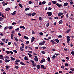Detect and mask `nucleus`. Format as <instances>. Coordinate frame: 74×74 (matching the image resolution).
<instances>
[{
	"instance_id": "38",
	"label": "nucleus",
	"mask_w": 74,
	"mask_h": 74,
	"mask_svg": "<svg viewBox=\"0 0 74 74\" xmlns=\"http://www.w3.org/2000/svg\"><path fill=\"white\" fill-rule=\"evenodd\" d=\"M30 10V8H25V11H27V10Z\"/></svg>"
},
{
	"instance_id": "18",
	"label": "nucleus",
	"mask_w": 74,
	"mask_h": 74,
	"mask_svg": "<svg viewBox=\"0 0 74 74\" xmlns=\"http://www.w3.org/2000/svg\"><path fill=\"white\" fill-rule=\"evenodd\" d=\"M59 24H62L63 23V21L62 20H60L59 22Z\"/></svg>"
},
{
	"instance_id": "64",
	"label": "nucleus",
	"mask_w": 74,
	"mask_h": 74,
	"mask_svg": "<svg viewBox=\"0 0 74 74\" xmlns=\"http://www.w3.org/2000/svg\"><path fill=\"white\" fill-rule=\"evenodd\" d=\"M39 5H42V3L41 2H40L39 4Z\"/></svg>"
},
{
	"instance_id": "37",
	"label": "nucleus",
	"mask_w": 74,
	"mask_h": 74,
	"mask_svg": "<svg viewBox=\"0 0 74 74\" xmlns=\"http://www.w3.org/2000/svg\"><path fill=\"white\" fill-rule=\"evenodd\" d=\"M58 37L59 38H62V36L61 35H59L58 36Z\"/></svg>"
},
{
	"instance_id": "51",
	"label": "nucleus",
	"mask_w": 74,
	"mask_h": 74,
	"mask_svg": "<svg viewBox=\"0 0 74 74\" xmlns=\"http://www.w3.org/2000/svg\"><path fill=\"white\" fill-rule=\"evenodd\" d=\"M54 18H55L57 20L58 19V17H54Z\"/></svg>"
},
{
	"instance_id": "62",
	"label": "nucleus",
	"mask_w": 74,
	"mask_h": 74,
	"mask_svg": "<svg viewBox=\"0 0 74 74\" xmlns=\"http://www.w3.org/2000/svg\"><path fill=\"white\" fill-rule=\"evenodd\" d=\"M39 20H40V21L42 20V17H39Z\"/></svg>"
},
{
	"instance_id": "16",
	"label": "nucleus",
	"mask_w": 74,
	"mask_h": 74,
	"mask_svg": "<svg viewBox=\"0 0 74 74\" xmlns=\"http://www.w3.org/2000/svg\"><path fill=\"white\" fill-rule=\"evenodd\" d=\"M19 60H16V61H15V62L16 63H19L20 62Z\"/></svg>"
},
{
	"instance_id": "55",
	"label": "nucleus",
	"mask_w": 74,
	"mask_h": 74,
	"mask_svg": "<svg viewBox=\"0 0 74 74\" xmlns=\"http://www.w3.org/2000/svg\"><path fill=\"white\" fill-rule=\"evenodd\" d=\"M66 59L67 60H69V57H66Z\"/></svg>"
},
{
	"instance_id": "8",
	"label": "nucleus",
	"mask_w": 74,
	"mask_h": 74,
	"mask_svg": "<svg viewBox=\"0 0 74 74\" xmlns=\"http://www.w3.org/2000/svg\"><path fill=\"white\" fill-rule=\"evenodd\" d=\"M16 11H14L13 13H11V14L12 15H14L15 14H16Z\"/></svg>"
},
{
	"instance_id": "4",
	"label": "nucleus",
	"mask_w": 74,
	"mask_h": 74,
	"mask_svg": "<svg viewBox=\"0 0 74 74\" xmlns=\"http://www.w3.org/2000/svg\"><path fill=\"white\" fill-rule=\"evenodd\" d=\"M45 61V59L43 58V60H41L40 63L41 64H42Z\"/></svg>"
},
{
	"instance_id": "53",
	"label": "nucleus",
	"mask_w": 74,
	"mask_h": 74,
	"mask_svg": "<svg viewBox=\"0 0 74 74\" xmlns=\"http://www.w3.org/2000/svg\"><path fill=\"white\" fill-rule=\"evenodd\" d=\"M64 65L65 66H68V64L67 63H66L64 64Z\"/></svg>"
},
{
	"instance_id": "43",
	"label": "nucleus",
	"mask_w": 74,
	"mask_h": 74,
	"mask_svg": "<svg viewBox=\"0 0 74 74\" xmlns=\"http://www.w3.org/2000/svg\"><path fill=\"white\" fill-rule=\"evenodd\" d=\"M71 47H72L73 46V43L71 42L70 44Z\"/></svg>"
},
{
	"instance_id": "30",
	"label": "nucleus",
	"mask_w": 74,
	"mask_h": 74,
	"mask_svg": "<svg viewBox=\"0 0 74 74\" xmlns=\"http://www.w3.org/2000/svg\"><path fill=\"white\" fill-rule=\"evenodd\" d=\"M46 3H47V2H46L45 1H44L43 2H42V5H44L45 4H46Z\"/></svg>"
},
{
	"instance_id": "41",
	"label": "nucleus",
	"mask_w": 74,
	"mask_h": 74,
	"mask_svg": "<svg viewBox=\"0 0 74 74\" xmlns=\"http://www.w3.org/2000/svg\"><path fill=\"white\" fill-rule=\"evenodd\" d=\"M12 25H16V23L15 22H13L12 23Z\"/></svg>"
},
{
	"instance_id": "25",
	"label": "nucleus",
	"mask_w": 74,
	"mask_h": 74,
	"mask_svg": "<svg viewBox=\"0 0 74 74\" xmlns=\"http://www.w3.org/2000/svg\"><path fill=\"white\" fill-rule=\"evenodd\" d=\"M5 52L7 53V54H10V51H6Z\"/></svg>"
},
{
	"instance_id": "29",
	"label": "nucleus",
	"mask_w": 74,
	"mask_h": 74,
	"mask_svg": "<svg viewBox=\"0 0 74 74\" xmlns=\"http://www.w3.org/2000/svg\"><path fill=\"white\" fill-rule=\"evenodd\" d=\"M4 59H9V57L8 56H6L4 57Z\"/></svg>"
},
{
	"instance_id": "44",
	"label": "nucleus",
	"mask_w": 74,
	"mask_h": 74,
	"mask_svg": "<svg viewBox=\"0 0 74 74\" xmlns=\"http://www.w3.org/2000/svg\"><path fill=\"white\" fill-rule=\"evenodd\" d=\"M48 10H52V8L49 7L48 8Z\"/></svg>"
},
{
	"instance_id": "47",
	"label": "nucleus",
	"mask_w": 74,
	"mask_h": 74,
	"mask_svg": "<svg viewBox=\"0 0 74 74\" xmlns=\"http://www.w3.org/2000/svg\"><path fill=\"white\" fill-rule=\"evenodd\" d=\"M15 68L16 69H19V67L18 66H15Z\"/></svg>"
},
{
	"instance_id": "10",
	"label": "nucleus",
	"mask_w": 74,
	"mask_h": 74,
	"mask_svg": "<svg viewBox=\"0 0 74 74\" xmlns=\"http://www.w3.org/2000/svg\"><path fill=\"white\" fill-rule=\"evenodd\" d=\"M54 41H56L57 43H58L59 42V41L58 39H56L54 40Z\"/></svg>"
},
{
	"instance_id": "32",
	"label": "nucleus",
	"mask_w": 74,
	"mask_h": 74,
	"mask_svg": "<svg viewBox=\"0 0 74 74\" xmlns=\"http://www.w3.org/2000/svg\"><path fill=\"white\" fill-rule=\"evenodd\" d=\"M49 25V21L47 22V24H46V27H48Z\"/></svg>"
},
{
	"instance_id": "45",
	"label": "nucleus",
	"mask_w": 74,
	"mask_h": 74,
	"mask_svg": "<svg viewBox=\"0 0 74 74\" xmlns=\"http://www.w3.org/2000/svg\"><path fill=\"white\" fill-rule=\"evenodd\" d=\"M14 45H15V46H18V45L16 43V42H14Z\"/></svg>"
},
{
	"instance_id": "46",
	"label": "nucleus",
	"mask_w": 74,
	"mask_h": 74,
	"mask_svg": "<svg viewBox=\"0 0 74 74\" xmlns=\"http://www.w3.org/2000/svg\"><path fill=\"white\" fill-rule=\"evenodd\" d=\"M71 54H72V55H74V51H72L71 52Z\"/></svg>"
},
{
	"instance_id": "57",
	"label": "nucleus",
	"mask_w": 74,
	"mask_h": 74,
	"mask_svg": "<svg viewBox=\"0 0 74 74\" xmlns=\"http://www.w3.org/2000/svg\"><path fill=\"white\" fill-rule=\"evenodd\" d=\"M30 62H31L32 63H35V62H34V61H33V60H30Z\"/></svg>"
},
{
	"instance_id": "48",
	"label": "nucleus",
	"mask_w": 74,
	"mask_h": 74,
	"mask_svg": "<svg viewBox=\"0 0 74 74\" xmlns=\"http://www.w3.org/2000/svg\"><path fill=\"white\" fill-rule=\"evenodd\" d=\"M20 49L21 51H23V49H22V47H20Z\"/></svg>"
},
{
	"instance_id": "49",
	"label": "nucleus",
	"mask_w": 74,
	"mask_h": 74,
	"mask_svg": "<svg viewBox=\"0 0 74 74\" xmlns=\"http://www.w3.org/2000/svg\"><path fill=\"white\" fill-rule=\"evenodd\" d=\"M10 53L12 54H14V53H13V52L11 51H10Z\"/></svg>"
},
{
	"instance_id": "33",
	"label": "nucleus",
	"mask_w": 74,
	"mask_h": 74,
	"mask_svg": "<svg viewBox=\"0 0 74 74\" xmlns=\"http://www.w3.org/2000/svg\"><path fill=\"white\" fill-rule=\"evenodd\" d=\"M52 2L54 4H56V1H53Z\"/></svg>"
},
{
	"instance_id": "9",
	"label": "nucleus",
	"mask_w": 74,
	"mask_h": 74,
	"mask_svg": "<svg viewBox=\"0 0 74 74\" xmlns=\"http://www.w3.org/2000/svg\"><path fill=\"white\" fill-rule=\"evenodd\" d=\"M5 63H8V62L10 61V60H7V59H5L4 60Z\"/></svg>"
},
{
	"instance_id": "63",
	"label": "nucleus",
	"mask_w": 74,
	"mask_h": 74,
	"mask_svg": "<svg viewBox=\"0 0 74 74\" xmlns=\"http://www.w3.org/2000/svg\"><path fill=\"white\" fill-rule=\"evenodd\" d=\"M61 68L62 69H64V66L63 65L61 67Z\"/></svg>"
},
{
	"instance_id": "17",
	"label": "nucleus",
	"mask_w": 74,
	"mask_h": 74,
	"mask_svg": "<svg viewBox=\"0 0 74 74\" xmlns=\"http://www.w3.org/2000/svg\"><path fill=\"white\" fill-rule=\"evenodd\" d=\"M11 59L12 60H15V59L13 58L12 57H10Z\"/></svg>"
},
{
	"instance_id": "60",
	"label": "nucleus",
	"mask_w": 74,
	"mask_h": 74,
	"mask_svg": "<svg viewBox=\"0 0 74 74\" xmlns=\"http://www.w3.org/2000/svg\"><path fill=\"white\" fill-rule=\"evenodd\" d=\"M14 52L16 53H18V51H16V50H14Z\"/></svg>"
},
{
	"instance_id": "34",
	"label": "nucleus",
	"mask_w": 74,
	"mask_h": 74,
	"mask_svg": "<svg viewBox=\"0 0 74 74\" xmlns=\"http://www.w3.org/2000/svg\"><path fill=\"white\" fill-rule=\"evenodd\" d=\"M28 55H29V58H31L32 57V55L31 54H30L29 53H28Z\"/></svg>"
},
{
	"instance_id": "52",
	"label": "nucleus",
	"mask_w": 74,
	"mask_h": 74,
	"mask_svg": "<svg viewBox=\"0 0 74 74\" xmlns=\"http://www.w3.org/2000/svg\"><path fill=\"white\" fill-rule=\"evenodd\" d=\"M29 43V41H27L26 42L27 44H28Z\"/></svg>"
},
{
	"instance_id": "12",
	"label": "nucleus",
	"mask_w": 74,
	"mask_h": 74,
	"mask_svg": "<svg viewBox=\"0 0 74 74\" xmlns=\"http://www.w3.org/2000/svg\"><path fill=\"white\" fill-rule=\"evenodd\" d=\"M32 14L31 13H29V14H26V15L28 16H31Z\"/></svg>"
},
{
	"instance_id": "23",
	"label": "nucleus",
	"mask_w": 74,
	"mask_h": 74,
	"mask_svg": "<svg viewBox=\"0 0 74 74\" xmlns=\"http://www.w3.org/2000/svg\"><path fill=\"white\" fill-rule=\"evenodd\" d=\"M24 38H25V39L27 40H28L29 38L27 37V36H24Z\"/></svg>"
},
{
	"instance_id": "14",
	"label": "nucleus",
	"mask_w": 74,
	"mask_h": 74,
	"mask_svg": "<svg viewBox=\"0 0 74 74\" xmlns=\"http://www.w3.org/2000/svg\"><path fill=\"white\" fill-rule=\"evenodd\" d=\"M10 8H6L5 9V10L6 11H10Z\"/></svg>"
},
{
	"instance_id": "35",
	"label": "nucleus",
	"mask_w": 74,
	"mask_h": 74,
	"mask_svg": "<svg viewBox=\"0 0 74 74\" xmlns=\"http://www.w3.org/2000/svg\"><path fill=\"white\" fill-rule=\"evenodd\" d=\"M40 66L41 67V69H43L44 68L45 66L43 65H41Z\"/></svg>"
},
{
	"instance_id": "50",
	"label": "nucleus",
	"mask_w": 74,
	"mask_h": 74,
	"mask_svg": "<svg viewBox=\"0 0 74 74\" xmlns=\"http://www.w3.org/2000/svg\"><path fill=\"white\" fill-rule=\"evenodd\" d=\"M15 30L16 31H19V28H17V29H15Z\"/></svg>"
},
{
	"instance_id": "2",
	"label": "nucleus",
	"mask_w": 74,
	"mask_h": 74,
	"mask_svg": "<svg viewBox=\"0 0 74 74\" xmlns=\"http://www.w3.org/2000/svg\"><path fill=\"white\" fill-rule=\"evenodd\" d=\"M45 41H43L42 42H40L39 43V45H45Z\"/></svg>"
},
{
	"instance_id": "58",
	"label": "nucleus",
	"mask_w": 74,
	"mask_h": 74,
	"mask_svg": "<svg viewBox=\"0 0 74 74\" xmlns=\"http://www.w3.org/2000/svg\"><path fill=\"white\" fill-rule=\"evenodd\" d=\"M8 45H10L11 44V43L10 42H8Z\"/></svg>"
},
{
	"instance_id": "26",
	"label": "nucleus",
	"mask_w": 74,
	"mask_h": 74,
	"mask_svg": "<svg viewBox=\"0 0 74 74\" xmlns=\"http://www.w3.org/2000/svg\"><path fill=\"white\" fill-rule=\"evenodd\" d=\"M25 60H28V58L27 57L25 56L24 58Z\"/></svg>"
},
{
	"instance_id": "15",
	"label": "nucleus",
	"mask_w": 74,
	"mask_h": 74,
	"mask_svg": "<svg viewBox=\"0 0 74 74\" xmlns=\"http://www.w3.org/2000/svg\"><path fill=\"white\" fill-rule=\"evenodd\" d=\"M66 38L67 39V40H70V36H66Z\"/></svg>"
},
{
	"instance_id": "36",
	"label": "nucleus",
	"mask_w": 74,
	"mask_h": 74,
	"mask_svg": "<svg viewBox=\"0 0 74 74\" xmlns=\"http://www.w3.org/2000/svg\"><path fill=\"white\" fill-rule=\"evenodd\" d=\"M9 29H13V27L12 26H9L8 27Z\"/></svg>"
},
{
	"instance_id": "6",
	"label": "nucleus",
	"mask_w": 74,
	"mask_h": 74,
	"mask_svg": "<svg viewBox=\"0 0 74 74\" xmlns=\"http://www.w3.org/2000/svg\"><path fill=\"white\" fill-rule=\"evenodd\" d=\"M68 3L67 2L64 3V7H66L68 5Z\"/></svg>"
},
{
	"instance_id": "61",
	"label": "nucleus",
	"mask_w": 74,
	"mask_h": 74,
	"mask_svg": "<svg viewBox=\"0 0 74 74\" xmlns=\"http://www.w3.org/2000/svg\"><path fill=\"white\" fill-rule=\"evenodd\" d=\"M70 41V40H67V43L68 44L69 43V41Z\"/></svg>"
},
{
	"instance_id": "20",
	"label": "nucleus",
	"mask_w": 74,
	"mask_h": 74,
	"mask_svg": "<svg viewBox=\"0 0 74 74\" xmlns=\"http://www.w3.org/2000/svg\"><path fill=\"white\" fill-rule=\"evenodd\" d=\"M71 30V29H69L67 30L66 32V33H69V32H70Z\"/></svg>"
},
{
	"instance_id": "13",
	"label": "nucleus",
	"mask_w": 74,
	"mask_h": 74,
	"mask_svg": "<svg viewBox=\"0 0 74 74\" xmlns=\"http://www.w3.org/2000/svg\"><path fill=\"white\" fill-rule=\"evenodd\" d=\"M63 13H59L58 14V16H61V15H63Z\"/></svg>"
},
{
	"instance_id": "21",
	"label": "nucleus",
	"mask_w": 74,
	"mask_h": 74,
	"mask_svg": "<svg viewBox=\"0 0 74 74\" xmlns=\"http://www.w3.org/2000/svg\"><path fill=\"white\" fill-rule=\"evenodd\" d=\"M19 6L21 8H22L23 7V6H22V5L21 3L19 4Z\"/></svg>"
},
{
	"instance_id": "28",
	"label": "nucleus",
	"mask_w": 74,
	"mask_h": 74,
	"mask_svg": "<svg viewBox=\"0 0 74 74\" xmlns=\"http://www.w3.org/2000/svg\"><path fill=\"white\" fill-rule=\"evenodd\" d=\"M56 56L55 55H53V56L52 57V58L53 59H56Z\"/></svg>"
},
{
	"instance_id": "59",
	"label": "nucleus",
	"mask_w": 74,
	"mask_h": 74,
	"mask_svg": "<svg viewBox=\"0 0 74 74\" xmlns=\"http://www.w3.org/2000/svg\"><path fill=\"white\" fill-rule=\"evenodd\" d=\"M29 53H32V51H28Z\"/></svg>"
},
{
	"instance_id": "24",
	"label": "nucleus",
	"mask_w": 74,
	"mask_h": 74,
	"mask_svg": "<svg viewBox=\"0 0 74 74\" xmlns=\"http://www.w3.org/2000/svg\"><path fill=\"white\" fill-rule=\"evenodd\" d=\"M20 28L23 29H25V27L24 26H20Z\"/></svg>"
},
{
	"instance_id": "7",
	"label": "nucleus",
	"mask_w": 74,
	"mask_h": 74,
	"mask_svg": "<svg viewBox=\"0 0 74 74\" xmlns=\"http://www.w3.org/2000/svg\"><path fill=\"white\" fill-rule=\"evenodd\" d=\"M56 5L58 7H60L62 6V5L61 4H59L58 3L56 4Z\"/></svg>"
},
{
	"instance_id": "11",
	"label": "nucleus",
	"mask_w": 74,
	"mask_h": 74,
	"mask_svg": "<svg viewBox=\"0 0 74 74\" xmlns=\"http://www.w3.org/2000/svg\"><path fill=\"white\" fill-rule=\"evenodd\" d=\"M20 64L22 65H23L25 66V64L24 63H23L22 62H20Z\"/></svg>"
},
{
	"instance_id": "27",
	"label": "nucleus",
	"mask_w": 74,
	"mask_h": 74,
	"mask_svg": "<svg viewBox=\"0 0 74 74\" xmlns=\"http://www.w3.org/2000/svg\"><path fill=\"white\" fill-rule=\"evenodd\" d=\"M3 18H2V17H0V21H3Z\"/></svg>"
},
{
	"instance_id": "22",
	"label": "nucleus",
	"mask_w": 74,
	"mask_h": 74,
	"mask_svg": "<svg viewBox=\"0 0 74 74\" xmlns=\"http://www.w3.org/2000/svg\"><path fill=\"white\" fill-rule=\"evenodd\" d=\"M41 53L43 54H45L46 53V52L45 51H41Z\"/></svg>"
},
{
	"instance_id": "31",
	"label": "nucleus",
	"mask_w": 74,
	"mask_h": 74,
	"mask_svg": "<svg viewBox=\"0 0 74 74\" xmlns=\"http://www.w3.org/2000/svg\"><path fill=\"white\" fill-rule=\"evenodd\" d=\"M69 13H67L66 16V18H68L69 17Z\"/></svg>"
},
{
	"instance_id": "40",
	"label": "nucleus",
	"mask_w": 74,
	"mask_h": 74,
	"mask_svg": "<svg viewBox=\"0 0 74 74\" xmlns=\"http://www.w3.org/2000/svg\"><path fill=\"white\" fill-rule=\"evenodd\" d=\"M47 60H48L49 62H50V59L49 57L47 58Z\"/></svg>"
},
{
	"instance_id": "5",
	"label": "nucleus",
	"mask_w": 74,
	"mask_h": 74,
	"mask_svg": "<svg viewBox=\"0 0 74 74\" xmlns=\"http://www.w3.org/2000/svg\"><path fill=\"white\" fill-rule=\"evenodd\" d=\"M0 58H1V60H4V57L3 56L0 55Z\"/></svg>"
},
{
	"instance_id": "19",
	"label": "nucleus",
	"mask_w": 74,
	"mask_h": 74,
	"mask_svg": "<svg viewBox=\"0 0 74 74\" xmlns=\"http://www.w3.org/2000/svg\"><path fill=\"white\" fill-rule=\"evenodd\" d=\"M36 67L37 68V69H40V65H37V66H36Z\"/></svg>"
},
{
	"instance_id": "42",
	"label": "nucleus",
	"mask_w": 74,
	"mask_h": 74,
	"mask_svg": "<svg viewBox=\"0 0 74 74\" xmlns=\"http://www.w3.org/2000/svg\"><path fill=\"white\" fill-rule=\"evenodd\" d=\"M14 38L15 39V40H16V41H18V39L16 37H14Z\"/></svg>"
},
{
	"instance_id": "54",
	"label": "nucleus",
	"mask_w": 74,
	"mask_h": 74,
	"mask_svg": "<svg viewBox=\"0 0 74 74\" xmlns=\"http://www.w3.org/2000/svg\"><path fill=\"white\" fill-rule=\"evenodd\" d=\"M49 5H51V2H49V3L48 4Z\"/></svg>"
},
{
	"instance_id": "1",
	"label": "nucleus",
	"mask_w": 74,
	"mask_h": 74,
	"mask_svg": "<svg viewBox=\"0 0 74 74\" xmlns=\"http://www.w3.org/2000/svg\"><path fill=\"white\" fill-rule=\"evenodd\" d=\"M47 14H48V16H51L52 15V12H47Z\"/></svg>"
},
{
	"instance_id": "56",
	"label": "nucleus",
	"mask_w": 74,
	"mask_h": 74,
	"mask_svg": "<svg viewBox=\"0 0 74 74\" xmlns=\"http://www.w3.org/2000/svg\"><path fill=\"white\" fill-rule=\"evenodd\" d=\"M7 3H6L4 4H3V6H5V5H7Z\"/></svg>"
},
{
	"instance_id": "3",
	"label": "nucleus",
	"mask_w": 74,
	"mask_h": 74,
	"mask_svg": "<svg viewBox=\"0 0 74 74\" xmlns=\"http://www.w3.org/2000/svg\"><path fill=\"white\" fill-rule=\"evenodd\" d=\"M34 60L36 62H38V57L36 56H34Z\"/></svg>"
},
{
	"instance_id": "39",
	"label": "nucleus",
	"mask_w": 74,
	"mask_h": 74,
	"mask_svg": "<svg viewBox=\"0 0 74 74\" xmlns=\"http://www.w3.org/2000/svg\"><path fill=\"white\" fill-rule=\"evenodd\" d=\"M36 13H35V12L33 13H32V16H34L36 15Z\"/></svg>"
}]
</instances>
